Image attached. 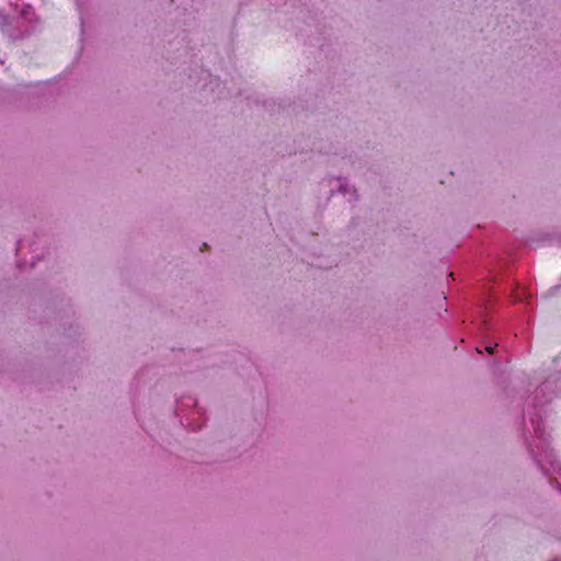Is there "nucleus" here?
I'll return each instance as SVG.
<instances>
[{"label":"nucleus","instance_id":"nucleus-2","mask_svg":"<svg viewBox=\"0 0 561 561\" xmlns=\"http://www.w3.org/2000/svg\"><path fill=\"white\" fill-rule=\"evenodd\" d=\"M207 248V243H203L202 250Z\"/></svg>","mask_w":561,"mask_h":561},{"label":"nucleus","instance_id":"nucleus-1","mask_svg":"<svg viewBox=\"0 0 561 561\" xmlns=\"http://www.w3.org/2000/svg\"><path fill=\"white\" fill-rule=\"evenodd\" d=\"M493 350H494V347H492V346H488V347H486V351H488L490 354H492V353H493Z\"/></svg>","mask_w":561,"mask_h":561}]
</instances>
